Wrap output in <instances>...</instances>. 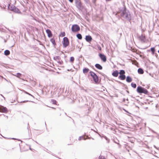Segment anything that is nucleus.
Masks as SVG:
<instances>
[{"label": "nucleus", "instance_id": "obj_20", "mask_svg": "<svg viewBox=\"0 0 159 159\" xmlns=\"http://www.w3.org/2000/svg\"><path fill=\"white\" fill-rule=\"evenodd\" d=\"M89 70V69L86 67L84 68L83 70V73L85 74L88 73Z\"/></svg>", "mask_w": 159, "mask_h": 159}, {"label": "nucleus", "instance_id": "obj_47", "mask_svg": "<svg viewBox=\"0 0 159 159\" xmlns=\"http://www.w3.org/2000/svg\"><path fill=\"white\" fill-rule=\"evenodd\" d=\"M157 57V54L156 53H155L154 54Z\"/></svg>", "mask_w": 159, "mask_h": 159}, {"label": "nucleus", "instance_id": "obj_27", "mask_svg": "<svg viewBox=\"0 0 159 159\" xmlns=\"http://www.w3.org/2000/svg\"><path fill=\"white\" fill-rule=\"evenodd\" d=\"M74 57H70V61L71 62L73 63L74 62Z\"/></svg>", "mask_w": 159, "mask_h": 159}, {"label": "nucleus", "instance_id": "obj_36", "mask_svg": "<svg viewBox=\"0 0 159 159\" xmlns=\"http://www.w3.org/2000/svg\"><path fill=\"white\" fill-rule=\"evenodd\" d=\"M34 102L33 101H28V100H25V101H24L21 102L20 103L25 102Z\"/></svg>", "mask_w": 159, "mask_h": 159}, {"label": "nucleus", "instance_id": "obj_49", "mask_svg": "<svg viewBox=\"0 0 159 159\" xmlns=\"http://www.w3.org/2000/svg\"><path fill=\"white\" fill-rule=\"evenodd\" d=\"M106 2H109L111 1L112 0H105Z\"/></svg>", "mask_w": 159, "mask_h": 159}, {"label": "nucleus", "instance_id": "obj_43", "mask_svg": "<svg viewBox=\"0 0 159 159\" xmlns=\"http://www.w3.org/2000/svg\"><path fill=\"white\" fill-rule=\"evenodd\" d=\"M11 139H16V140H18V141L20 140L19 139H15L14 138H11Z\"/></svg>", "mask_w": 159, "mask_h": 159}, {"label": "nucleus", "instance_id": "obj_3", "mask_svg": "<svg viewBox=\"0 0 159 159\" xmlns=\"http://www.w3.org/2000/svg\"><path fill=\"white\" fill-rule=\"evenodd\" d=\"M8 9L15 13H20L21 12L20 10L15 6L13 5H9L7 7Z\"/></svg>", "mask_w": 159, "mask_h": 159}, {"label": "nucleus", "instance_id": "obj_21", "mask_svg": "<svg viewBox=\"0 0 159 159\" xmlns=\"http://www.w3.org/2000/svg\"><path fill=\"white\" fill-rule=\"evenodd\" d=\"M50 41L52 43L53 45L55 46L56 45L55 40L54 38H51L50 40Z\"/></svg>", "mask_w": 159, "mask_h": 159}, {"label": "nucleus", "instance_id": "obj_17", "mask_svg": "<svg viewBox=\"0 0 159 159\" xmlns=\"http://www.w3.org/2000/svg\"><path fill=\"white\" fill-rule=\"evenodd\" d=\"M126 81L128 83H130L132 81V79L129 76H127L126 77Z\"/></svg>", "mask_w": 159, "mask_h": 159}, {"label": "nucleus", "instance_id": "obj_39", "mask_svg": "<svg viewBox=\"0 0 159 159\" xmlns=\"http://www.w3.org/2000/svg\"><path fill=\"white\" fill-rule=\"evenodd\" d=\"M98 49L100 50H101V49H102V48H101V47L100 46H98Z\"/></svg>", "mask_w": 159, "mask_h": 159}, {"label": "nucleus", "instance_id": "obj_22", "mask_svg": "<svg viewBox=\"0 0 159 159\" xmlns=\"http://www.w3.org/2000/svg\"><path fill=\"white\" fill-rule=\"evenodd\" d=\"M77 38L80 40L82 39V35L80 33H78L76 35Z\"/></svg>", "mask_w": 159, "mask_h": 159}, {"label": "nucleus", "instance_id": "obj_9", "mask_svg": "<svg viewBox=\"0 0 159 159\" xmlns=\"http://www.w3.org/2000/svg\"><path fill=\"white\" fill-rule=\"evenodd\" d=\"M8 111L7 109L3 106H0V112H2L4 113H7Z\"/></svg>", "mask_w": 159, "mask_h": 159}, {"label": "nucleus", "instance_id": "obj_30", "mask_svg": "<svg viewBox=\"0 0 159 159\" xmlns=\"http://www.w3.org/2000/svg\"><path fill=\"white\" fill-rule=\"evenodd\" d=\"M51 102L53 104H56V103H57V101L53 99H52L51 100Z\"/></svg>", "mask_w": 159, "mask_h": 159}, {"label": "nucleus", "instance_id": "obj_52", "mask_svg": "<svg viewBox=\"0 0 159 159\" xmlns=\"http://www.w3.org/2000/svg\"><path fill=\"white\" fill-rule=\"evenodd\" d=\"M7 29L9 31H10V32H11V31L10 30H9L8 29Z\"/></svg>", "mask_w": 159, "mask_h": 159}, {"label": "nucleus", "instance_id": "obj_1", "mask_svg": "<svg viewBox=\"0 0 159 159\" xmlns=\"http://www.w3.org/2000/svg\"><path fill=\"white\" fill-rule=\"evenodd\" d=\"M121 13L120 16L126 19L127 20L130 22L131 20V17L130 13L129 11L127 9L125 6L120 10Z\"/></svg>", "mask_w": 159, "mask_h": 159}, {"label": "nucleus", "instance_id": "obj_25", "mask_svg": "<svg viewBox=\"0 0 159 159\" xmlns=\"http://www.w3.org/2000/svg\"><path fill=\"white\" fill-rule=\"evenodd\" d=\"M131 87L134 89L136 88L137 87L136 84L135 83H134L133 82H132L131 83Z\"/></svg>", "mask_w": 159, "mask_h": 159}, {"label": "nucleus", "instance_id": "obj_41", "mask_svg": "<svg viewBox=\"0 0 159 159\" xmlns=\"http://www.w3.org/2000/svg\"><path fill=\"white\" fill-rule=\"evenodd\" d=\"M30 128V127L29 126V123H28V126H27V129L29 130V129Z\"/></svg>", "mask_w": 159, "mask_h": 159}, {"label": "nucleus", "instance_id": "obj_38", "mask_svg": "<svg viewBox=\"0 0 159 159\" xmlns=\"http://www.w3.org/2000/svg\"><path fill=\"white\" fill-rule=\"evenodd\" d=\"M75 46H74L73 45L72 46V47L71 48V51H72L73 50H74L75 49Z\"/></svg>", "mask_w": 159, "mask_h": 159}, {"label": "nucleus", "instance_id": "obj_13", "mask_svg": "<svg viewBox=\"0 0 159 159\" xmlns=\"http://www.w3.org/2000/svg\"><path fill=\"white\" fill-rule=\"evenodd\" d=\"M95 66L97 69L99 70H101L102 69V66L99 64L97 63L95 64Z\"/></svg>", "mask_w": 159, "mask_h": 159}, {"label": "nucleus", "instance_id": "obj_42", "mask_svg": "<svg viewBox=\"0 0 159 159\" xmlns=\"http://www.w3.org/2000/svg\"><path fill=\"white\" fill-rule=\"evenodd\" d=\"M68 1L70 3H72L73 1V0H68Z\"/></svg>", "mask_w": 159, "mask_h": 159}, {"label": "nucleus", "instance_id": "obj_29", "mask_svg": "<svg viewBox=\"0 0 159 159\" xmlns=\"http://www.w3.org/2000/svg\"><path fill=\"white\" fill-rule=\"evenodd\" d=\"M59 35L60 36H61L62 37H64L65 35V33L64 32H61Z\"/></svg>", "mask_w": 159, "mask_h": 159}, {"label": "nucleus", "instance_id": "obj_50", "mask_svg": "<svg viewBox=\"0 0 159 159\" xmlns=\"http://www.w3.org/2000/svg\"><path fill=\"white\" fill-rule=\"evenodd\" d=\"M116 15L117 16V17H120V16L119 15H117V14H116Z\"/></svg>", "mask_w": 159, "mask_h": 159}, {"label": "nucleus", "instance_id": "obj_35", "mask_svg": "<svg viewBox=\"0 0 159 159\" xmlns=\"http://www.w3.org/2000/svg\"><path fill=\"white\" fill-rule=\"evenodd\" d=\"M21 75V74L19 73H17L16 74V76L18 77H20Z\"/></svg>", "mask_w": 159, "mask_h": 159}, {"label": "nucleus", "instance_id": "obj_61", "mask_svg": "<svg viewBox=\"0 0 159 159\" xmlns=\"http://www.w3.org/2000/svg\"><path fill=\"white\" fill-rule=\"evenodd\" d=\"M126 100L127 101H128V98H127V99H126Z\"/></svg>", "mask_w": 159, "mask_h": 159}, {"label": "nucleus", "instance_id": "obj_8", "mask_svg": "<svg viewBox=\"0 0 159 159\" xmlns=\"http://www.w3.org/2000/svg\"><path fill=\"white\" fill-rule=\"evenodd\" d=\"M99 56L101 60L103 62H105L107 61V58L105 55L102 53H99Z\"/></svg>", "mask_w": 159, "mask_h": 159}, {"label": "nucleus", "instance_id": "obj_37", "mask_svg": "<svg viewBox=\"0 0 159 159\" xmlns=\"http://www.w3.org/2000/svg\"><path fill=\"white\" fill-rule=\"evenodd\" d=\"M83 138V136H81L79 137L78 140L80 141L81 140L82 138Z\"/></svg>", "mask_w": 159, "mask_h": 159}, {"label": "nucleus", "instance_id": "obj_53", "mask_svg": "<svg viewBox=\"0 0 159 159\" xmlns=\"http://www.w3.org/2000/svg\"><path fill=\"white\" fill-rule=\"evenodd\" d=\"M6 42H7V40L5 39L4 40V43H6Z\"/></svg>", "mask_w": 159, "mask_h": 159}, {"label": "nucleus", "instance_id": "obj_62", "mask_svg": "<svg viewBox=\"0 0 159 159\" xmlns=\"http://www.w3.org/2000/svg\"><path fill=\"white\" fill-rule=\"evenodd\" d=\"M119 83H121V82H120V81H119Z\"/></svg>", "mask_w": 159, "mask_h": 159}, {"label": "nucleus", "instance_id": "obj_7", "mask_svg": "<svg viewBox=\"0 0 159 159\" xmlns=\"http://www.w3.org/2000/svg\"><path fill=\"white\" fill-rule=\"evenodd\" d=\"M93 79L95 83L96 84H99L101 81V78L99 79V77L97 75H96L95 77L93 78Z\"/></svg>", "mask_w": 159, "mask_h": 159}, {"label": "nucleus", "instance_id": "obj_59", "mask_svg": "<svg viewBox=\"0 0 159 159\" xmlns=\"http://www.w3.org/2000/svg\"><path fill=\"white\" fill-rule=\"evenodd\" d=\"M115 143H117V144H118V145H119V144H119V143H117V142H115Z\"/></svg>", "mask_w": 159, "mask_h": 159}, {"label": "nucleus", "instance_id": "obj_16", "mask_svg": "<svg viewBox=\"0 0 159 159\" xmlns=\"http://www.w3.org/2000/svg\"><path fill=\"white\" fill-rule=\"evenodd\" d=\"M138 72L139 74H143L144 73V71L142 68H140L138 69Z\"/></svg>", "mask_w": 159, "mask_h": 159}, {"label": "nucleus", "instance_id": "obj_58", "mask_svg": "<svg viewBox=\"0 0 159 159\" xmlns=\"http://www.w3.org/2000/svg\"><path fill=\"white\" fill-rule=\"evenodd\" d=\"M119 125H120V126H123V125H122V124H119Z\"/></svg>", "mask_w": 159, "mask_h": 159}, {"label": "nucleus", "instance_id": "obj_46", "mask_svg": "<svg viewBox=\"0 0 159 159\" xmlns=\"http://www.w3.org/2000/svg\"><path fill=\"white\" fill-rule=\"evenodd\" d=\"M124 110L127 113H128L129 114H130L128 111H126V110H125V109H124Z\"/></svg>", "mask_w": 159, "mask_h": 159}, {"label": "nucleus", "instance_id": "obj_34", "mask_svg": "<svg viewBox=\"0 0 159 159\" xmlns=\"http://www.w3.org/2000/svg\"><path fill=\"white\" fill-rule=\"evenodd\" d=\"M57 62L60 65H62L63 63V61H60V60L58 61Z\"/></svg>", "mask_w": 159, "mask_h": 159}, {"label": "nucleus", "instance_id": "obj_5", "mask_svg": "<svg viewBox=\"0 0 159 159\" xmlns=\"http://www.w3.org/2000/svg\"><path fill=\"white\" fill-rule=\"evenodd\" d=\"M64 48H66L69 44V41L67 37H64L63 39V40L62 41Z\"/></svg>", "mask_w": 159, "mask_h": 159}, {"label": "nucleus", "instance_id": "obj_44", "mask_svg": "<svg viewBox=\"0 0 159 159\" xmlns=\"http://www.w3.org/2000/svg\"><path fill=\"white\" fill-rule=\"evenodd\" d=\"M97 72H98V73H99L100 74H101V75H103V74L102 73V72H99V71H97Z\"/></svg>", "mask_w": 159, "mask_h": 159}, {"label": "nucleus", "instance_id": "obj_14", "mask_svg": "<svg viewBox=\"0 0 159 159\" xmlns=\"http://www.w3.org/2000/svg\"><path fill=\"white\" fill-rule=\"evenodd\" d=\"M139 38L141 42L143 43H145V42L146 38L145 36H144L142 35H141V36Z\"/></svg>", "mask_w": 159, "mask_h": 159}, {"label": "nucleus", "instance_id": "obj_64", "mask_svg": "<svg viewBox=\"0 0 159 159\" xmlns=\"http://www.w3.org/2000/svg\"><path fill=\"white\" fill-rule=\"evenodd\" d=\"M158 53H159V50H158Z\"/></svg>", "mask_w": 159, "mask_h": 159}, {"label": "nucleus", "instance_id": "obj_23", "mask_svg": "<svg viewBox=\"0 0 159 159\" xmlns=\"http://www.w3.org/2000/svg\"><path fill=\"white\" fill-rule=\"evenodd\" d=\"M150 51L151 52L152 54V55H154L155 53V52L156 51V50L155 47H152L150 49Z\"/></svg>", "mask_w": 159, "mask_h": 159}, {"label": "nucleus", "instance_id": "obj_40", "mask_svg": "<svg viewBox=\"0 0 159 159\" xmlns=\"http://www.w3.org/2000/svg\"><path fill=\"white\" fill-rule=\"evenodd\" d=\"M97 0H93L92 2L93 4H95Z\"/></svg>", "mask_w": 159, "mask_h": 159}, {"label": "nucleus", "instance_id": "obj_48", "mask_svg": "<svg viewBox=\"0 0 159 159\" xmlns=\"http://www.w3.org/2000/svg\"><path fill=\"white\" fill-rule=\"evenodd\" d=\"M125 98H124L123 100V102H125Z\"/></svg>", "mask_w": 159, "mask_h": 159}, {"label": "nucleus", "instance_id": "obj_24", "mask_svg": "<svg viewBox=\"0 0 159 159\" xmlns=\"http://www.w3.org/2000/svg\"><path fill=\"white\" fill-rule=\"evenodd\" d=\"M10 54V51L8 50H6L4 52V54L6 56H8Z\"/></svg>", "mask_w": 159, "mask_h": 159}, {"label": "nucleus", "instance_id": "obj_6", "mask_svg": "<svg viewBox=\"0 0 159 159\" xmlns=\"http://www.w3.org/2000/svg\"><path fill=\"white\" fill-rule=\"evenodd\" d=\"M71 29L72 32H76L80 30V28L78 25L74 24L72 25Z\"/></svg>", "mask_w": 159, "mask_h": 159}, {"label": "nucleus", "instance_id": "obj_12", "mask_svg": "<svg viewBox=\"0 0 159 159\" xmlns=\"http://www.w3.org/2000/svg\"><path fill=\"white\" fill-rule=\"evenodd\" d=\"M119 74V72L117 70H115L112 73V75L115 77H117Z\"/></svg>", "mask_w": 159, "mask_h": 159}, {"label": "nucleus", "instance_id": "obj_26", "mask_svg": "<svg viewBox=\"0 0 159 159\" xmlns=\"http://www.w3.org/2000/svg\"><path fill=\"white\" fill-rule=\"evenodd\" d=\"M119 74L120 75H124L125 73V72L124 70H120V72H119Z\"/></svg>", "mask_w": 159, "mask_h": 159}, {"label": "nucleus", "instance_id": "obj_45", "mask_svg": "<svg viewBox=\"0 0 159 159\" xmlns=\"http://www.w3.org/2000/svg\"><path fill=\"white\" fill-rule=\"evenodd\" d=\"M146 88H147V89H148L149 88V86L148 85H147V86L146 87Z\"/></svg>", "mask_w": 159, "mask_h": 159}, {"label": "nucleus", "instance_id": "obj_4", "mask_svg": "<svg viewBox=\"0 0 159 159\" xmlns=\"http://www.w3.org/2000/svg\"><path fill=\"white\" fill-rule=\"evenodd\" d=\"M75 3L76 7L80 10H82L84 8V6L82 5V3L79 0H75Z\"/></svg>", "mask_w": 159, "mask_h": 159}, {"label": "nucleus", "instance_id": "obj_15", "mask_svg": "<svg viewBox=\"0 0 159 159\" xmlns=\"http://www.w3.org/2000/svg\"><path fill=\"white\" fill-rule=\"evenodd\" d=\"M126 78V76L125 74L120 75L118 77V78L122 80H124Z\"/></svg>", "mask_w": 159, "mask_h": 159}, {"label": "nucleus", "instance_id": "obj_63", "mask_svg": "<svg viewBox=\"0 0 159 159\" xmlns=\"http://www.w3.org/2000/svg\"><path fill=\"white\" fill-rule=\"evenodd\" d=\"M147 51H150V50H148Z\"/></svg>", "mask_w": 159, "mask_h": 159}, {"label": "nucleus", "instance_id": "obj_32", "mask_svg": "<svg viewBox=\"0 0 159 159\" xmlns=\"http://www.w3.org/2000/svg\"><path fill=\"white\" fill-rule=\"evenodd\" d=\"M24 93H25L26 94H28L29 95H30V96H31L32 97H33V98H34V96L33 95H32V94H30V93H29L28 92L24 91Z\"/></svg>", "mask_w": 159, "mask_h": 159}, {"label": "nucleus", "instance_id": "obj_31", "mask_svg": "<svg viewBox=\"0 0 159 159\" xmlns=\"http://www.w3.org/2000/svg\"><path fill=\"white\" fill-rule=\"evenodd\" d=\"M98 159H106L105 157L103 156L100 155L98 157Z\"/></svg>", "mask_w": 159, "mask_h": 159}, {"label": "nucleus", "instance_id": "obj_55", "mask_svg": "<svg viewBox=\"0 0 159 159\" xmlns=\"http://www.w3.org/2000/svg\"><path fill=\"white\" fill-rule=\"evenodd\" d=\"M126 92L128 93H129V92L128 90H126Z\"/></svg>", "mask_w": 159, "mask_h": 159}, {"label": "nucleus", "instance_id": "obj_19", "mask_svg": "<svg viewBox=\"0 0 159 159\" xmlns=\"http://www.w3.org/2000/svg\"><path fill=\"white\" fill-rule=\"evenodd\" d=\"M53 58L54 60L56 61H57L61 60L60 57L58 56H56L54 57Z\"/></svg>", "mask_w": 159, "mask_h": 159}, {"label": "nucleus", "instance_id": "obj_18", "mask_svg": "<svg viewBox=\"0 0 159 159\" xmlns=\"http://www.w3.org/2000/svg\"><path fill=\"white\" fill-rule=\"evenodd\" d=\"M89 74L90 76L92 77V78H93L97 74L94 72L90 71H89Z\"/></svg>", "mask_w": 159, "mask_h": 159}, {"label": "nucleus", "instance_id": "obj_51", "mask_svg": "<svg viewBox=\"0 0 159 159\" xmlns=\"http://www.w3.org/2000/svg\"><path fill=\"white\" fill-rule=\"evenodd\" d=\"M71 70V69H67V70L68 71H70V70Z\"/></svg>", "mask_w": 159, "mask_h": 159}, {"label": "nucleus", "instance_id": "obj_2", "mask_svg": "<svg viewBox=\"0 0 159 159\" xmlns=\"http://www.w3.org/2000/svg\"><path fill=\"white\" fill-rule=\"evenodd\" d=\"M136 91L140 94L143 93L146 95H149V93L148 91L146 89L140 86H137L136 89Z\"/></svg>", "mask_w": 159, "mask_h": 159}, {"label": "nucleus", "instance_id": "obj_33", "mask_svg": "<svg viewBox=\"0 0 159 159\" xmlns=\"http://www.w3.org/2000/svg\"><path fill=\"white\" fill-rule=\"evenodd\" d=\"M85 2V3L86 4H89V0H84Z\"/></svg>", "mask_w": 159, "mask_h": 159}, {"label": "nucleus", "instance_id": "obj_57", "mask_svg": "<svg viewBox=\"0 0 159 159\" xmlns=\"http://www.w3.org/2000/svg\"><path fill=\"white\" fill-rule=\"evenodd\" d=\"M52 108L53 109H56V108L54 107H52Z\"/></svg>", "mask_w": 159, "mask_h": 159}, {"label": "nucleus", "instance_id": "obj_54", "mask_svg": "<svg viewBox=\"0 0 159 159\" xmlns=\"http://www.w3.org/2000/svg\"><path fill=\"white\" fill-rule=\"evenodd\" d=\"M1 95L2 97L4 99L5 98L3 97V95L2 94H1Z\"/></svg>", "mask_w": 159, "mask_h": 159}, {"label": "nucleus", "instance_id": "obj_56", "mask_svg": "<svg viewBox=\"0 0 159 159\" xmlns=\"http://www.w3.org/2000/svg\"><path fill=\"white\" fill-rule=\"evenodd\" d=\"M93 69L94 70H95V71H97H97L96 70V69H95V68H93Z\"/></svg>", "mask_w": 159, "mask_h": 159}, {"label": "nucleus", "instance_id": "obj_28", "mask_svg": "<svg viewBox=\"0 0 159 159\" xmlns=\"http://www.w3.org/2000/svg\"><path fill=\"white\" fill-rule=\"evenodd\" d=\"M103 137L107 141V143H109L110 139H108L106 136L103 135Z\"/></svg>", "mask_w": 159, "mask_h": 159}, {"label": "nucleus", "instance_id": "obj_60", "mask_svg": "<svg viewBox=\"0 0 159 159\" xmlns=\"http://www.w3.org/2000/svg\"><path fill=\"white\" fill-rule=\"evenodd\" d=\"M87 20L88 21H89V19H87Z\"/></svg>", "mask_w": 159, "mask_h": 159}, {"label": "nucleus", "instance_id": "obj_10", "mask_svg": "<svg viewBox=\"0 0 159 159\" xmlns=\"http://www.w3.org/2000/svg\"><path fill=\"white\" fill-rule=\"evenodd\" d=\"M85 39L86 41L88 43H90L92 40V37L89 35H86Z\"/></svg>", "mask_w": 159, "mask_h": 159}, {"label": "nucleus", "instance_id": "obj_11", "mask_svg": "<svg viewBox=\"0 0 159 159\" xmlns=\"http://www.w3.org/2000/svg\"><path fill=\"white\" fill-rule=\"evenodd\" d=\"M46 31L47 34L48 36V37L50 38L52 37V34L51 30H50L49 29H47L46 30Z\"/></svg>", "mask_w": 159, "mask_h": 159}]
</instances>
